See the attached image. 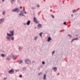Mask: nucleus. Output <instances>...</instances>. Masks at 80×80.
<instances>
[{
  "label": "nucleus",
  "mask_w": 80,
  "mask_h": 80,
  "mask_svg": "<svg viewBox=\"0 0 80 80\" xmlns=\"http://www.w3.org/2000/svg\"><path fill=\"white\" fill-rule=\"evenodd\" d=\"M23 63V61L22 60H21L19 61V64H20L21 63Z\"/></svg>",
  "instance_id": "f3484780"
},
{
  "label": "nucleus",
  "mask_w": 80,
  "mask_h": 80,
  "mask_svg": "<svg viewBox=\"0 0 80 80\" xmlns=\"http://www.w3.org/2000/svg\"><path fill=\"white\" fill-rule=\"evenodd\" d=\"M43 79L44 80H46V74H44V77L43 78Z\"/></svg>",
  "instance_id": "ddd939ff"
},
{
  "label": "nucleus",
  "mask_w": 80,
  "mask_h": 80,
  "mask_svg": "<svg viewBox=\"0 0 80 80\" xmlns=\"http://www.w3.org/2000/svg\"><path fill=\"white\" fill-rule=\"evenodd\" d=\"M8 73H11V74H13V73H14V70H13V69H12L9 70L8 72Z\"/></svg>",
  "instance_id": "20e7f679"
},
{
  "label": "nucleus",
  "mask_w": 80,
  "mask_h": 80,
  "mask_svg": "<svg viewBox=\"0 0 80 80\" xmlns=\"http://www.w3.org/2000/svg\"><path fill=\"white\" fill-rule=\"evenodd\" d=\"M22 13H23V12H22V11L20 12L21 14H22Z\"/></svg>",
  "instance_id": "72a5a7b5"
},
{
  "label": "nucleus",
  "mask_w": 80,
  "mask_h": 80,
  "mask_svg": "<svg viewBox=\"0 0 80 80\" xmlns=\"http://www.w3.org/2000/svg\"><path fill=\"white\" fill-rule=\"evenodd\" d=\"M52 40V38L50 37H49L48 39V42H50Z\"/></svg>",
  "instance_id": "f8f14e48"
},
{
  "label": "nucleus",
  "mask_w": 80,
  "mask_h": 80,
  "mask_svg": "<svg viewBox=\"0 0 80 80\" xmlns=\"http://www.w3.org/2000/svg\"><path fill=\"white\" fill-rule=\"evenodd\" d=\"M35 28H36V27H35Z\"/></svg>",
  "instance_id": "a18cd8bd"
},
{
  "label": "nucleus",
  "mask_w": 80,
  "mask_h": 80,
  "mask_svg": "<svg viewBox=\"0 0 80 80\" xmlns=\"http://www.w3.org/2000/svg\"><path fill=\"white\" fill-rule=\"evenodd\" d=\"M24 14H27V12L26 11H24Z\"/></svg>",
  "instance_id": "7c9ffc66"
},
{
  "label": "nucleus",
  "mask_w": 80,
  "mask_h": 80,
  "mask_svg": "<svg viewBox=\"0 0 80 80\" xmlns=\"http://www.w3.org/2000/svg\"><path fill=\"white\" fill-rule=\"evenodd\" d=\"M5 14V11H3V13H2V15H4Z\"/></svg>",
  "instance_id": "b1692460"
},
{
  "label": "nucleus",
  "mask_w": 80,
  "mask_h": 80,
  "mask_svg": "<svg viewBox=\"0 0 80 80\" xmlns=\"http://www.w3.org/2000/svg\"><path fill=\"white\" fill-rule=\"evenodd\" d=\"M4 20H5V19H4V18H2L0 19V25L1 23H2L4 22Z\"/></svg>",
  "instance_id": "423d86ee"
},
{
  "label": "nucleus",
  "mask_w": 80,
  "mask_h": 80,
  "mask_svg": "<svg viewBox=\"0 0 80 80\" xmlns=\"http://www.w3.org/2000/svg\"><path fill=\"white\" fill-rule=\"evenodd\" d=\"M53 69L54 72H56V71H57V67H55L53 68Z\"/></svg>",
  "instance_id": "9d476101"
},
{
  "label": "nucleus",
  "mask_w": 80,
  "mask_h": 80,
  "mask_svg": "<svg viewBox=\"0 0 80 80\" xmlns=\"http://www.w3.org/2000/svg\"><path fill=\"white\" fill-rule=\"evenodd\" d=\"M15 0H11V3H12L13 2H15Z\"/></svg>",
  "instance_id": "412c9836"
},
{
  "label": "nucleus",
  "mask_w": 80,
  "mask_h": 80,
  "mask_svg": "<svg viewBox=\"0 0 80 80\" xmlns=\"http://www.w3.org/2000/svg\"><path fill=\"white\" fill-rule=\"evenodd\" d=\"M10 34L7 32V36L6 37V38L9 41H10V40H12V41H13L14 40V37H12L14 35V31H10Z\"/></svg>",
  "instance_id": "f257e3e1"
},
{
  "label": "nucleus",
  "mask_w": 80,
  "mask_h": 80,
  "mask_svg": "<svg viewBox=\"0 0 80 80\" xmlns=\"http://www.w3.org/2000/svg\"><path fill=\"white\" fill-rule=\"evenodd\" d=\"M7 79V78H4L3 80H6V79Z\"/></svg>",
  "instance_id": "2f4dec72"
},
{
  "label": "nucleus",
  "mask_w": 80,
  "mask_h": 80,
  "mask_svg": "<svg viewBox=\"0 0 80 80\" xmlns=\"http://www.w3.org/2000/svg\"><path fill=\"white\" fill-rule=\"evenodd\" d=\"M78 40V38H76L72 39L71 41V42H72L73 40Z\"/></svg>",
  "instance_id": "2eb2a0df"
},
{
  "label": "nucleus",
  "mask_w": 80,
  "mask_h": 80,
  "mask_svg": "<svg viewBox=\"0 0 80 80\" xmlns=\"http://www.w3.org/2000/svg\"><path fill=\"white\" fill-rule=\"evenodd\" d=\"M35 8H32V9L33 10H35Z\"/></svg>",
  "instance_id": "c9c22d12"
},
{
  "label": "nucleus",
  "mask_w": 80,
  "mask_h": 80,
  "mask_svg": "<svg viewBox=\"0 0 80 80\" xmlns=\"http://www.w3.org/2000/svg\"><path fill=\"white\" fill-rule=\"evenodd\" d=\"M77 12V11H76V10L75 9H74L72 11V12L73 13H75V12Z\"/></svg>",
  "instance_id": "aec40b11"
},
{
  "label": "nucleus",
  "mask_w": 80,
  "mask_h": 80,
  "mask_svg": "<svg viewBox=\"0 0 80 80\" xmlns=\"http://www.w3.org/2000/svg\"><path fill=\"white\" fill-rule=\"evenodd\" d=\"M66 22H63L64 25H65L66 24Z\"/></svg>",
  "instance_id": "473e14b6"
},
{
  "label": "nucleus",
  "mask_w": 80,
  "mask_h": 80,
  "mask_svg": "<svg viewBox=\"0 0 80 80\" xmlns=\"http://www.w3.org/2000/svg\"><path fill=\"white\" fill-rule=\"evenodd\" d=\"M11 59V56L9 55L6 58V60H8V61H10Z\"/></svg>",
  "instance_id": "39448f33"
},
{
  "label": "nucleus",
  "mask_w": 80,
  "mask_h": 80,
  "mask_svg": "<svg viewBox=\"0 0 80 80\" xmlns=\"http://www.w3.org/2000/svg\"><path fill=\"white\" fill-rule=\"evenodd\" d=\"M20 9H22V7L21 6V7H20Z\"/></svg>",
  "instance_id": "e433bc0d"
},
{
  "label": "nucleus",
  "mask_w": 80,
  "mask_h": 80,
  "mask_svg": "<svg viewBox=\"0 0 80 80\" xmlns=\"http://www.w3.org/2000/svg\"><path fill=\"white\" fill-rule=\"evenodd\" d=\"M17 57V56L16 55H12V58H13V59H15Z\"/></svg>",
  "instance_id": "6e6552de"
},
{
  "label": "nucleus",
  "mask_w": 80,
  "mask_h": 80,
  "mask_svg": "<svg viewBox=\"0 0 80 80\" xmlns=\"http://www.w3.org/2000/svg\"><path fill=\"white\" fill-rule=\"evenodd\" d=\"M1 56L2 57H4L5 56H6V55H5V54H1Z\"/></svg>",
  "instance_id": "6ab92c4d"
},
{
  "label": "nucleus",
  "mask_w": 80,
  "mask_h": 80,
  "mask_svg": "<svg viewBox=\"0 0 80 80\" xmlns=\"http://www.w3.org/2000/svg\"><path fill=\"white\" fill-rule=\"evenodd\" d=\"M19 70L18 69V70H16V72H18V71Z\"/></svg>",
  "instance_id": "58836bf2"
},
{
  "label": "nucleus",
  "mask_w": 80,
  "mask_h": 80,
  "mask_svg": "<svg viewBox=\"0 0 80 80\" xmlns=\"http://www.w3.org/2000/svg\"><path fill=\"white\" fill-rule=\"evenodd\" d=\"M37 39H38V36H36L34 38V40H37Z\"/></svg>",
  "instance_id": "4468645a"
},
{
  "label": "nucleus",
  "mask_w": 80,
  "mask_h": 80,
  "mask_svg": "<svg viewBox=\"0 0 80 80\" xmlns=\"http://www.w3.org/2000/svg\"><path fill=\"white\" fill-rule=\"evenodd\" d=\"M50 12H52V10H50Z\"/></svg>",
  "instance_id": "c03bdc74"
},
{
  "label": "nucleus",
  "mask_w": 80,
  "mask_h": 80,
  "mask_svg": "<svg viewBox=\"0 0 80 80\" xmlns=\"http://www.w3.org/2000/svg\"><path fill=\"white\" fill-rule=\"evenodd\" d=\"M19 77H20V78H22V75H20L19 76Z\"/></svg>",
  "instance_id": "cd10ccee"
},
{
  "label": "nucleus",
  "mask_w": 80,
  "mask_h": 80,
  "mask_svg": "<svg viewBox=\"0 0 80 80\" xmlns=\"http://www.w3.org/2000/svg\"><path fill=\"white\" fill-rule=\"evenodd\" d=\"M12 12H16V13H18L20 12V9L18 8H15L14 9L12 10Z\"/></svg>",
  "instance_id": "f03ea898"
},
{
  "label": "nucleus",
  "mask_w": 80,
  "mask_h": 80,
  "mask_svg": "<svg viewBox=\"0 0 80 80\" xmlns=\"http://www.w3.org/2000/svg\"><path fill=\"white\" fill-rule=\"evenodd\" d=\"M33 21L35 23H38V22H37V19L36 18L34 17L33 19Z\"/></svg>",
  "instance_id": "0eeeda50"
},
{
  "label": "nucleus",
  "mask_w": 80,
  "mask_h": 80,
  "mask_svg": "<svg viewBox=\"0 0 80 80\" xmlns=\"http://www.w3.org/2000/svg\"><path fill=\"white\" fill-rule=\"evenodd\" d=\"M25 62L26 63H27V64L29 65V64L31 63V61L28 59H27L25 60Z\"/></svg>",
  "instance_id": "7ed1b4c3"
},
{
  "label": "nucleus",
  "mask_w": 80,
  "mask_h": 80,
  "mask_svg": "<svg viewBox=\"0 0 80 80\" xmlns=\"http://www.w3.org/2000/svg\"><path fill=\"white\" fill-rule=\"evenodd\" d=\"M69 37H71V35H70L69 34Z\"/></svg>",
  "instance_id": "37998d69"
},
{
  "label": "nucleus",
  "mask_w": 80,
  "mask_h": 80,
  "mask_svg": "<svg viewBox=\"0 0 80 80\" xmlns=\"http://www.w3.org/2000/svg\"><path fill=\"white\" fill-rule=\"evenodd\" d=\"M55 53V51H54L52 52V55H53Z\"/></svg>",
  "instance_id": "393cba45"
},
{
  "label": "nucleus",
  "mask_w": 80,
  "mask_h": 80,
  "mask_svg": "<svg viewBox=\"0 0 80 80\" xmlns=\"http://www.w3.org/2000/svg\"><path fill=\"white\" fill-rule=\"evenodd\" d=\"M26 67H24L22 68L23 71H25L26 70Z\"/></svg>",
  "instance_id": "a211bd4d"
},
{
  "label": "nucleus",
  "mask_w": 80,
  "mask_h": 80,
  "mask_svg": "<svg viewBox=\"0 0 80 80\" xmlns=\"http://www.w3.org/2000/svg\"><path fill=\"white\" fill-rule=\"evenodd\" d=\"M30 21L28 20L26 24L27 25H29L30 24Z\"/></svg>",
  "instance_id": "1a4fd4ad"
},
{
  "label": "nucleus",
  "mask_w": 80,
  "mask_h": 80,
  "mask_svg": "<svg viewBox=\"0 0 80 80\" xmlns=\"http://www.w3.org/2000/svg\"><path fill=\"white\" fill-rule=\"evenodd\" d=\"M37 7H38V8H39L40 7V5H38L37 6Z\"/></svg>",
  "instance_id": "c85d7f7f"
},
{
  "label": "nucleus",
  "mask_w": 80,
  "mask_h": 80,
  "mask_svg": "<svg viewBox=\"0 0 80 80\" xmlns=\"http://www.w3.org/2000/svg\"><path fill=\"white\" fill-rule=\"evenodd\" d=\"M38 28H42V24H39L38 25Z\"/></svg>",
  "instance_id": "9b49d317"
},
{
  "label": "nucleus",
  "mask_w": 80,
  "mask_h": 80,
  "mask_svg": "<svg viewBox=\"0 0 80 80\" xmlns=\"http://www.w3.org/2000/svg\"><path fill=\"white\" fill-rule=\"evenodd\" d=\"M4 1H5V0H2V2H4Z\"/></svg>",
  "instance_id": "ea45409f"
},
{
  "label": "nucleus",
  "mask_w": 80,
  "mask_h": 80,
  "mask_svg": "<svg viewBox=\"0 0 80 80\" xmlns=\"http://www.w3.org/2000/svg\"><path fill=\"white\" fill-rule=\"evenodd\" d=\"M18 48H19V50L21 51V50H22V47L20 46V47H19Z\"/></svg>",
  "instance_id": "dca6fc26"
},
{
  "label": "nucleus",
  "mask_w": 80,
  "mask_h": 80,
  "mask_svg": "<svg viewBox=\"0 0 80 80\" xmlns=\"http://www.w3.org/2000/svg\"><path fill=\"white\" fill-rule=\"evenodd\" d=\"M17 2L18 3H20V0H17Z\"/></svg>",
  "instance_id": "4be33fe9"
},
{
  "label": "nucleus",
  "mask_w": 80,
  "mask_h": 80,
  "mask_svg": "<svg viewBox=\"0 0 80 80\" xmlns=\"http://www.w3.org/2000/svg\"><path fill=\"white\" fill-rule=\"evenodd\" d=\"M32 63H35V61H32Z\"/></svg>",
  "instance_id": "f704fd0d"
},
{
  "label": "nucleus",
  "mask_w": 80,
  "mask_h": 80,
  "mask_svg": "<svg viewBox=\"0 0 80 80\" xmlns=\"http://www.w3.org/2000/svg\"><path fill=\"white\" fill-rule=\"evenodd\" d=\"M42 64H43V65H45V61H42Z\"/></svg>",
  "instance_id": "a878e982"
},
{
  "label": "nucleus",
  "mask_w": 80,
  "mask_h": 80,
  "mask_svg": "<svg viewBox=\"0 0 80 80\" xmlns=\"http://www.w3.org/2000/svg\"><path fill=\"white\" fill-rule=\"evenodd\" d=\"M42 72L39 73L38 74V75L40 76L41 74H42Z\"/></svg>",
  "instance_id": "c756f323"
},
{
  "label": "nucleus",
  "mask_w": 80,
  "mask_h": 80,
  "mask_svg": "<svg viewBox=\"0 0 80 80\" xmlns=\"http://www.w3.org/2000/svg\"><path fill=\"white\" fill-rule=\"evenodd\" d=\"M21 15H22V16H24V14H21Z\"/></svg>",
  "instance_id": "4c0bfd02"
},
{
  "label": "nucleus",
  "mask_w": 80,
  "mask_h": 80,
  "mask_svg": "<svg viewBox=\"0 0 80 80\" xmlns=\"http://www.w3.org/2000/svg\"><path fill=\"white\" fill-rule=\"evenodd\" d=\"M51 16L52 17V18H54V15H52V14L51 15Z\"/></svg>",
  "instance_id": "bb28decb"
},
{
  "label": "nucleus",
  "mask_w": 80,
  "mask_h": 80,
  "mask_svg": "<svg viewBox=\"0 0 80 80\" xmlns=\"http://www.w3.org/2000/svg\"><path fill=\"white\" fill-rule=\"evenodd\" d=\"M42 34H43V33L41 32L39 33V35H40L41 37H42Z\"/></svg>",
  "instance_id": "5701e85b"
},
{
  "label": "nucleus",
  "mask_w": 80,
  "mask_h": 80,
  "mask_svg": "<svg viewBox=\"0 0 80 80\" xmlns=\"http://www.w3.org/2000/svg\"><path fill=\"white\" fill-rule=\"evenodd\" d=\"M21 13H20L19 14V16H20V15H21Z\"/></svg>",
  "instance_id": "79ce46f5"
},
{
  "label": "nucleus",
  "mask_w": 80,
  "mask_h": 80,
  "mask_svg": "<svg viewBox=\"0 0 80 80\" xmlns=\"http://www.w3.org/2000/svg\"><path fill=\"white\" fill-rule=\"evenodd\" d=\"M26 24H26V23H24V25H26Z\"/></svg>",
  "instance_id": "a19ab883"
}]
</instances>
